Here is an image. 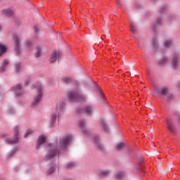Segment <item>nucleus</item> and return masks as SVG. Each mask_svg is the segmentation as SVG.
<instances>
[{"mask_svg": "<svg viewBox=\"0 0 180 180\" xmlns=\"http://www.w3.org/2000/svg\"><path fill=\"white\" fill-rule=\"evenodd\" d=\"M36 88L37 95L34 97V100L31 103V106H32V108L37 106V105L40 103V101H41V98H43V86H41V84H39Z\"/></svg>", "mask_w": 180, "mask_h": 180, "instance_id": "1", "label": "nucleus"}, {"mask_svg": "<svg viewBox=\"0 0 180 180\" xmlns=\"http://www.w3.org/2000/svg\"><path fill=\"white\" fill-rule=\"evenodd\" d=\"M15 131L13 135V139L12 138H6L4 141L6 144H16L19 141V127L18 125L15 126L13 128Z\"/></svg>", "mask_w": 180, "mask_h": 180, "instance_id": "2", "label": "nucleus"}, {"mask_svg": "<svg viewBox=\"0 0 180 180\" xmlns=\"http://www.w3.org/2000/svg\"><path fill=\"white\" fill-rule=\"evenodd\" d=\"M12 39L14 41V50L16 54H20L22 53V49H20V37L16 34H14L12 36Z\"/></svg>", "mask_w": 180, "mask_h": 180, "instance_id": "3", "label": "nucleus"}, {"mask_svg": "<svg viewBox=\"0 0 180 180\" xmlns=\"http://www.w3.org/2000/svg\"><path fill=\"white\" fill-rule=\"evenodd\" d=\"M67 109V103L64 101H62L59 107H56V112H58V120H60V117H61V115L65 112V110ZM59 110V111H58Z\"/></svg>", "mask_w": 180, "mask_h": 180, "instance_id": "4", "label": "nucleus"}, {"mask_svg": "<svg viewBox=\"0 0 180 180\" xmlns=\"http://www.w3.org/2000/svg\"><path fill=\"white\" fill-rule=\"evenodd\" d=\"M69 98L73 102H79L81 101H85L84 96L75 93L70 92L69 94Z\"/></svg>", "mask_w": 180, "mask_h": 180, "instance_id": "5", "label": "nucleus"}, {"mask_svg": "<svg viewBox=\"0 0 180 180\" xmlns=\"http://www.w3.org/2000/svg\"><path fill=\"white\" fill-rule=\"evenodd\" d=\"M57 154H58V155L61 154V150H60V149L56 148L53 150H51V151L48 152L45 155L46 161H49V160H51V158H54V157H56V155H57Z\"/></svg>", "mask_w": 180, "mask_h": 180, "instance_id": "6", "label": "nucleus"}, {"mask_svg": "<svg viewBox=\"0 0 180 180\" xmlns=\"http://www.w3.org/2000/svg\"><path fill=\"white\" fill-rule=\"evenodd\" d=\"M60 148L62 151H65L68 147V136L60 139Z\"/></svg>", "mask_w": 180, "mask_h": 180, "instance_id": "7", "label": "nucleus"}, {"mask_svg": "<svg viewBox=\"0 0 180 180\" xmlns=\"http://www.w3.org/2000/svg\"><path fill=\"white\" fill-rule=\"evenodd\" d=\"M1 15L6 16L7 18H15V13L11 8H4L1 11Z\"/></svg>", "mask_w": 180, "mask_h": 180, "instance_id": "8", "label": "nucleus"}, {"mask_svg": "<svg viewBox=\"0 0 180 180\" xmlns=\"http://www.w3.org/2000/svg\"><path fill=\"white\" fill-rule=\"evenodd\" d=\"M46 136L43 134L40 135L37 140V143L35 146L36 150H39V148H40V146H43V144L46 143Z\"/></svg>", "mask_w": 180, "mask_h": 180, "instance_id": "9", "label": "nucleus"}, {"mask_svg": "<svg viewBox=\"0 0 180 180\" xmlns=\"http://www.w3.org/2000/svg\"><path fill=\"white\" fill-rule=\"evenodd\" d=\"M11 89L16 96H19L20 95H22L23 94L21 84H18L16 86L11 87Z\"/></svg>", "mask_w": 180, "mask_h": 180, "instance_id": "10", "label": "nucleus"}, {"mask_svg": "<svg viewBox=\"0 0 180 180\" xmlns=\"http://www.w3.org/2000/svg\"><path fill=\"white\" fill-rule=\"evenodd\" d=\"M166 123L169 131H171V133H175V131H176V128L175 127V125H174L172 120H167Z\"/></svg>", "mask_w": 180, "mask_h": 180, "instance_id": "11", "label": "nucleus"}, {"mask_svg": "<svg viewBox=\"0 0 180 180\" xmlns=\"http://www.w3.org/2000/svg\"><path fill=\"white\" fill-rule=\"evenodd\" d=\"M58 117V115L56 112H53L51 115V119H50V124L49 127L51 129V127H54L56 125V122L57 121V117Z\"/></svg>", "mask_w": 180, "mask_h": 180, "instance_id": "12", "label": "nucleus"}, {"mask_svg": "<svg viewBox=\"0 0 180 180\" xmlns=\"http://www.w3.org/2000/svg\"><path fill=\"white\" fill-rule=\"evenodd\" d=\"M14 70L16 74L22 72V63L20 62H16L14 65Z\"/></svg>", "mask_w": 180, "mask_h": 180, "instance_id": "13", "label": "nucleus"}, {"mask_svg": "<svg viewBox=\"0 0 180 180\" xmlns=\"http://www.w3.org/2000/svg\"><path fill=\"white\" fill-rule=\"evenodd\" d=\"M58 60H60V55H57V51H53L50 58V63H55Z\"/></svg>", "mask_w": 180, "mask_h": 180, "instance_id": "14", "label": "nucleus"}, {"mask_svg": "<svg viewBox=\"0 0 180 180\" xmlns=\"http://www.w3.org/2000/svg\"><path fill=\"white\" fill-rule=\"evenodd\" d=\"M8 64H9V61H8V59H4L0 67V72H4L5 70H6Z\"/></svg>", "mask_w": 180, "mask_h": 180, "instance_id": "15", "label": "nucleus"}, {"mask_svg": "<svg viewBox=\"0 0 180 180\" xmlns=\"http://www.w3.org/2000/svg\"><path fill=\"white\" fill-rule=\"evenodd\" d=\"M179 65V58H178V56H174L172 61V65L173 68H177Z\"/></svg>", "mask_w": 180, "mask_h": 180, "instance_id": "16", "label": "nucleus"}, {"mask_svg": "<svg viewBox=\"0 0 180 180\" xmlns=\"http://www.w3.org/2000/svg\"><path fill=\"white\" fill-rule=\"evenodd\" d=\"M8 50V48L2 44L0 43V57H2L5 53H6V51Z\"/></svg>", "mask_w": 180, "mask_h": 180, "instance_id": "17", "label": "nucleus"}, {"mask_svg": "<svg viewBox=\"0 0 180 180\" xmlns=\"http://www.w3.org/2000/svg\"><path fill=\"white\" fill-rule=\"evenodd\" d=\"M19 149H18V148L16 147H14L8 154H7V158L9 159L11 158V157H13L14 154L15 153H17V151Z\"/></svg>", "mask_w": 180, "mask_h": 180, "instance_id": "18", "label": "nucleus"}, {"mask_svg": "<svg viewBox=\"0 0 180 180\" xmlns=\"http://www.w3.org/2000/svg\"><path fill=\"white\" fill-rule=\"evenodd\" d=\"M41 56V49L40 46H37V51L34 53L35 58H38V57H40Z\"/></svg>", "mask_w": 180, "mask_h": 180, "instance_id": "19", "label": "nucleus"}, {"mask_svg": "<svg viewBox=\"0 0 180 180\" xmlns=\"http://www.w3.org/2000/svg\"><path fill=\"white\" fill-rule=\"evenodd\" d=\"M159 94L162 95H167L168 94V88L167 87H162L159 89Z\"/></svg>", "mask_w": 180, "mask_h": 180, "instance_id": "20", "label": "nucleus"}, {"mask_svg": "<svg viewBox=\"0 0 180 180\" xmlns=\"http://www.w3.org/2000/svg\"><path fill=\"white\" fill-rule=\"evenodd\" d=\"M108 175H109V171L108 170H103L99 174V176H101L102 178L108 176Z\"/></svg>", "mask_w": 180, "mask_h": 180, "instance_id": "21", "label": "nucleus"}, {"mask_svg": "<svg viewBox=\"0 0 180 180\" xmlns=\"http://www.w3.org/2000/svg\"><path fill=\"white\" fill-rule=\"evenodd\" d=\"M123 148H124V143H117V150L118 151H122V150H123Z\"/></svg>", "mask_w": 180, "mask_h": 180, "instance_id": "22", "label": "nucleus"}, {"mask_svg": "<svg viewBox=\"0 0 180 180\" xmlns=\"http://www.w3.org/2000/svg\"><path fill=\"white\" fill-rule=\"evenodd\" d=\"M53 172H56V167L51 166L48 170V175H51Z\"/></svg>", "mask_w": 180, "mask_h": 180, "instance_id": "23", "label": "nucleus"}, {"mask_svg": "<svg viewBox=\"0 0 180 180\" xmlns=\"http://www.w3.org/2000/svg\"><path fill=\"white\" fill-rule=\"evenodd\" d=\"M131 32H132V33L137 32V28L136 27V25H134V23H131Z\"/></svg>", "mask_w": 180, "mask_h": 180, "instance_id": "24", "label": "nucleus"}, {"mask_svg": "<svg viewBox=\"0 0 180 180\" xmlns=\"http://www.w3.org/2000/svg\"><path fill=\"white\" fill-rule=\"evenodd\" d=\"M84 112L86 113H89L91 114L92 112V108L89 107V106H86L84 108Z\"/></svg>", "mask_w": 180, "mask_h": 180, "instance_id": "25", "label": "nucleus"}, {"mask_svg": "<svg viewBox=\"0 0 180 180\" xmlns=\"http://www.w3.org/2000/svg\"><path fill=\"white\" fill-rule=\"evenodd\" d=\"M165 47H170L171 46H172V41L166 40L165 41Z\"/></svg>", "mask_w": 180, "mask_h": 180, "instance_id": "26", "label": "nucleus"}, {"mask_svg": "<svg viewBox=\"0 0 180 180\" xmlns=\"http://www.w3.org/2000/svg\"><path fill=\"white\" fill-rule=\"evenodd\" d=\"M33 131L31 129H27L24 135V138L26 139L29 135L32 134Z\"/></svg>", "mask_w": 180, "mask_h": 180, "instance_id": "27", "label": "nucleus"}, {"mask_svg": "<svg viewBox=\"0 0 180 180\" xmlns=\"http://www.w3.org/2000/svg\"><path fill=\"white\" fill-rule=\"evenodd\" d=\"M32 81V78L28 77L25 80V86H27L29 85L30 82Z\"/></svg>", "mask_w": 180, "mask_h": 180, "instance_id": "28", "label": "nucleus"}, {"mask_svg": "<svg viewBox=\"0 0 180 180\" xmlns=\"http://www.w3.org/2000/svg\"><path fill=\"white\" fill-rule=\"evenodd\" d=\"M7 112L8 115H13L15 114V110L13 108H8Z\"/></svg>", "mask_w": 180, "mask_h": 180, "instance_id": "29", "label": "nucleus"}, {"mask_svg": "<svg viewBox=\"0 0 180 180\" xmlns=\"http://www.w3.org/2000/svg\"><path fill=\"white\" fill-rule=\"evenodd\" d=\"M123 176H124V173L121 172L117 174V179H122V178H123Z\"/></svg>", "mask_w": 180, "mask_h": 180, "instance_id": "30", "label": "nucleus"}, {"mask_svg": "<svg viewBox=\"0 0 180 180\" xmlns=\"http://www.w3.org/2000/svg\"><path fill=\"white\" fill-rule=\"evenodd\" d=\"M63 84H68V77L65 76L62 78Z\"/></svg>", "mask_w": 180, "mask_h": 180, "instance_id": "31", "label": "nucleus"}, {"mask_svg": "<svg viewBox=\"0 0 180 180\" xmlns=\"http://www.w3.org/2000/svg\"><path fill=\"white\" fill-rule=\"evenodd\" d=\"M96 143L97 144V147H98L100 150H103V146H102V144L99 143V141H96Z\"/></svg>", "mask_w": 180, "mask_h": 180, "instance_id": "32", "label": "nucleus"}, {"mask_svg": "<svg viewBox=\"0 0 180 180\" xmlns=\"http://www.w3.org/2000/svg\"><path fill=\"white\" fill-rule=\"evenodd\" d=\"M79 124L80 127H82V128L85 127V121L84 120L79 121Z\"/></svg>", "mask_w": 180, "mask_h": 180, "instance_id": "33", "label": "nucleus"}, {"mask_svg": "<svg viewBox=\"0 0 180 180\" xmlns=\"http://www.w3.org/2000/svg\"><path fill=\"white\" fill-rule=\"evenodd\" d=\"M25 46H26V47H30V46H32V41H30V40L26 41Z\"/></svg>", "mask_w": 180, "mask_h": 180, "instance_id": "34", "label": "nucleus"}, {"mask_svg": "<svg viewBox=\"0 0 180 180\" xmlns=\"http://www.w3.org/2000/svg\"><path fill=\"white\" fill-rule=\"evenodd\" d=\"M167 63V58H163L160 60L159 63L160 65H162L163 64H165Z\"/></svg>", "mask_w": 180, "mask_h": 180, "instance_id": "35", "label": "nucleus"}, {"mask_svg": "<svg viewBox=\"0 0 180 180\" xmlns=\"http://www.w3.org/2000/svg\"><path fill=\"white\" fill-rule=\"evenodd\" d=\"M102 127L104 130H105V131L108 130V124H106V123H105L104 122H102Z\"/></svg>", "mask_w": 180, "mask_h": 180, "instance_id": "36", "label": "nucleus"}, {"mask_svg": "<svg viewBox=\"0 0 180 180\" xmlns=\"http://www.w3.org/2000/svg\"><path fill=\"white\" fill-rule=\"evenodd\" d=\"M74 167H75V163L72 162H69L68 168H74Z\"/></svg>", "mask_w": 180, "mask_h": 180, "instance_id": "37", "label": "nucleus"}, {"mask_svg": "<svg viewBox=\"0 0 180 180\" xmlns=\"http://www.w3.org/2000/svg\"><path fill=\"white\" fill-rule=\"evenodd\" d=\"M34 30L35 33H39V30H40V28H39V27H37V25H34Z\"/></svg>", "mask_w": 180, "mask_h": 180, "instance_id": "38", "label": "nucleus"}, {"mask_svg": "<svg viewBox=\"0 0 180 180\" xmlns=\"http://www.w3.org/2000/svg\"><path fill=\"white\" fill-rule=\"evenodd\" d=\"M72 139H73L72 136L71 134H69V136H68V143H69V144H70V143H71V141H72Z\"/></svg>", "mask_w": 180, "mask_h": 180, "instance_id": "39", "label": "nucleus"}, {"mask_svg": "<svg viewBox=\"0 0 180 180\" xmlns=\"http://www.w3.org/2000/svg\"><path fill=\"white\" fill-rule=\"evenodd\" d=\"M53 146L56 148L58 147V141L57 140L53 143Z\"/></svg>", "mask_w": 180, "mask_h": 180, "instance_id": "40", "label": "nucleus"}, {"mask_svg": "<svg viewBox=\"0 0 180 180\" xmlns=\"http://www.w3.org/2000/svg\"><path fill=\"white\" fill-rule=\"evenodd\" d=\"M139 162H140V164L144 162V158L141 157V158H139Z\"/></svg>", "mask_w": 180, "mask_h": 180, "instance_id": "41", "label": "nucleus"}, {"mask_svg": "<svg viewBox=\"0 0 180 180\" xmlns=\"http://www.w3.org/2000/svg\"><path fill=\"white\" fill-rule=\"evenodd\" d=\"M117 6L118 8H120V1H117Z\"/></svg>", "mask_w": 180, "mask_h": 180, "instance_id": "42", "label": "nucleus"}, {"mask_svg": "<svg viewBox=\"0 0 180 180\" xmlns=\"http://www.w3.org/2000/svg\"><path fill=\"white\" fill-rule=\"evenodd\" d=\"M41 8H43L44 6V5H43V2H41Z\"/></svg>", "mask_w": 180, "mask_h": 180, "instance_id": "43", "label": "nucleus"}, {"mask_svg": "<svg viewBox=\"0 0 180 180\" xmlns=\"http://www.w3.org/2000/svg\"><path fill=\"white\" fill-rule=\"evenodd\" d=\"M48 147L51 148V143H49Z\"/></svg>", "mask_w": 180, "mask_h": 180, "instance_id": "44", "label": "nucleus"}, {"mask_svg": "<svg viewBox=\"0 0 180 180\" xmlns=\"http://www.w3.org/2000/svg\"><path fill=\"white\" fill-rule=\"evenodd\" d=\"M70 23L72 24V26H74V25H75V24L73 22V21H72Z\"/></svg>", "mask_w": 180, "mask_h": 180, "instance_id": "45", "label": "nucleus"}, {"mask_svg": "<svg viewBox=\"0 0 180 180\" xmlns=\"http://www.w3.org/2000/svg\"><path fill=\"white\" fill-rule=\"evenodd\" d=\"M102 98H103V94L101 92Z\"/></svg>", "mask_w": 180, "mask_h": 180, "instance_id": "46", "label": "nucleus"}, {"mask_svg": "<svg viewBox=\"0 0 180 180\" xmlns=\"http://www.w3.org/2000/svg\"><path fill=\"white\" fill-rule=\"evenodd\" d=\"M69 19H72V17L69 16Z\"/></svg>", "mask_w": 180, "mask_h": 180, "instance_id": "47", "label": "nucleus"}, {"mask_svg": "<svg viewBox=\"0 0 180 180\" xmlns=\"http://www.w3.org/2000/svg\"><path fill=\"white\" fill-rule=\"evenodd\" d=\"M171 98H174V96L173 95H170Z\"/></svg>", "mask_w": 180, "mask_h": 180, "instance_id": "48", "label": "nucleus"}, {"mask_svg": "<svg viewBox=\"0 0 180 180\" xmlns=\"http://www.w3.org/2000/svg\"><path fill=\"white\" fill-rule=\"evenodd\" d=\"M92 25H95V23H94V22H93V23H92Z\"/></svg>", "mask_w": 180, "mask_h": 180, "instance_id": "49", "label": "nucleus"}, {"mask_svg": "<svg viewBox=\"0 0 180 180\" xmlns=\"http://www.w3.org/2000/svg\"><path fill=\"white\" fill-rule=\"evenodd\" d=\"M92 25H95V23H94V22H93V23H92Z\"/></svg>", "mask_w": 180, "mask_h": 180, "instance_id": "50", "label": "nucleus"}, {"mask_svg": "<svg viewBox=\"0 0 180 180\" xmlns=\"http://www.w3.org/2000/svg\"><path fill=\"white\" fill-rule=\"evenodd\" d=\"M86 22L88 23V21L86 20Z\"/></svg>", "mask_w": 180, "mask_h": 180, "instance_id": "51", "label": "nucleus"}, {"mask_svg": "<svg viewBox=\"0 0 180 180\" xmlns=\"http://www.w3.org/2000/svg\"><path fill=\"white\" fill-rule=\"evenodd\" d=\"M158 23H160V21H158Z\"/></svg>", "mask_w": 180, "mask_h": 180, "instance_id": "52", "label": "nucleus"}, {"mask_svg": "<svg viewBox=\"0 0 180 180\" xmlns=\"http://www.w3.org/2000/svg\"><path fill=\"white\" fill-rule=\"evenodd\" d=\"M146 108H148V105H146Z\"/></svg>", "mask_w": 180, "mask_h": 180, "instance_id": "53", "label": "nucleus"}, {"mask_svg": "<svg viewBox=\"0 0 180 180\" xmlns=\"http://www.w3.org/2000/svg\"><path fill=\"white\" fill-rule=\"evenodd\" d=\"M146 108H148V105H146Z\"/></svg>", "mask_w": 180, "mask_h": 180, "instance_id": "54", "label": "nucleus"}, {"mask_svg": "<svg viewBox=\"0 0 180 180\" xmlns=\"http://www.w3.org/2000/svg\"><path fill=\"white\" fill-rule=\"evenodd\" d=\"M0 30H1V26H0Z\"/></svg>", "mask_w": 180, "mask_h": 180, "instance_id": "55", "label": "nucleus"}]
</instances>
